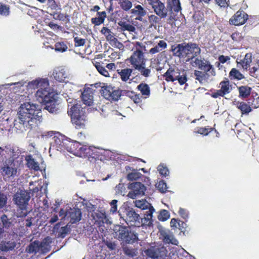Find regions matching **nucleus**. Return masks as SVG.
Here are the masks:
<instances>
[{"label":"nucleus","instance_id":"f257e3e1","mask_svg":"<svg viewBox=\"0 0 259 259\" xmlns=\"http://www.w3.org/2000/svg\"><path fill=\"white\" fill-rule=\"evenodd\" d=\"M18 115L14 121V127L18 133H23L39 123L42 117L39 106L30 102L21 105Z\"/></svg>","mask_w":259,"mask_h":259},{"label":"nucleus","instance_id":"f03ea898","mask_svg":"<svg viewBox=\"0 0 259 259\" xmlns=\"http://www.w3.org/2000/svg\"><path fill=\"white\" fill-rule=\"evenodd\" d=\"M192 66L201 70H195L194 76L195 79L201 84H206L210 82L216 75L213 65L204 58L193 59Z\"/></svg>","mask_w":259,"mask_h":259},{"label":"nucleus","instance_id":"7ed1b4c3","mask_svg":"<svg viewBox=\"0 0 259 259\" xmlns=\"http://www.w3.org/2000/svg\"><path fill=\"white\" fill-rule=\"evenodd\" d=\"M4 156L5 160L0 165V169L3 176L8 178L16 176L18 169V162L15 161V153L10 147L6 146L0 153Z\"/></svg>","mask_w":259,"mask_h":259},{"label":"nucleus","instance_id":"20e7f679","mask_svg":"<svg viewBox=\"0 0 259 259\" xmlns=\"http://www.w3.org/2000/svg\"><path fill=\"white\" fill-rule=\"evenodd\" d=\"M29 93H31L35 89L37 91L35 93L36 97L38 100L39 98L44 97L48 92H50L51 88L49 85V80L47 78H38L27 83L26 85Z\"/></svg>","mask_w":259,"mask_h":259},{"label":"nucleus","instance_id":"39448f33","mask_svg":"<svg viewBox=\"0 0 259 259\" xmlns=\"http://www.w3.org/2000/svg\"><path fill=\"white\" fill-rule=\"evenodd\" d=\"M58 98V94L51 89L48 92V94L44 97L39 98L38 101L44 104V109L50 113H56L59 109Z\"/></svg>","mask_w":259,"mask_h":259},{"label":"nucleus","instance_id":"423d86ee","mask_svg":"<svg viewBox=\"0 0 259 259\" xmlns=\"http://www.w3.org/2000/svg\"><path fill=\"white\" fill-rule=\"evenodd\" d=\"M135 205L137 207L142 209H148L145 214V217L142 219V223L147 225H150L152 224V214L155 209L150 203L145 200H136Z\"/></svg>","mask_w":259,"mask_h":259},{"label":"nucleus","instance_id":"0eeeda50","mask_svg":"<svg viewBox=\"0 0 259 259\" xmlns=\"http://www.w3.org/2000/svg\"><path fill=\"white\" fill-rule=\"evenodd\" d=\"M154 13L160 18H166L168 15V10L165 5L160 0H146Z\"/></svg>","mask_w":259,"mask_h":259},{"label":"nucleus","instance_id":"6e6552de","mask_svg":"<svg viewBox=\"0 0 259 259\" xmlns=\"http://www.w3.org/2000/svg\"><path fill=\"white\" fill-rule=\"evenodd\" d=\"M30 198L29 193L26 191L21 190L15 194L13 200L21 209L24 210L27 206Z\"/></svg>","mask_w":259,"mask_h":259},{"label":"nucleus","instance_id":"1a4fd4ad","mask_svg":"<svg viewBox=\"0 0 259 259\" xmlns=\"http://www.w3.org/2000/svg\"><path fill=\"white\" fill-rule=\"evenodd\" d=\"M66 100L68 102V114L71 117L73 115L85 114L83 108L81 107L79 101L71 98H68Z\"/></svg>","mask_w":259,"mask_h":259},{"label":"nucleus","instance_id":"9d476101","mask_svg":"<svg viewBox=\"0 0 259 259\" xmlns=\"http://www.w3.org/2000/svg\"><path fill=\"white\" fill-rule=\"evenodd\" d=\"M102 96L108 100L117 101L121 96L120 91L110 86L106 85L102 88Z\"/></svg>","mask_w":259,"mask_h":259},{"label":"nucleus","instance_id":"9b49d317","mask_svg":"<svg viewBox=\"0 0 259 259\" xmlns=\"http://www.w3.org/2000/svg\"><path fill=\"white\" fill-rule=\"evenodd\" d=\"M129 61L134 69L141 65H146L144 53L140 50H136L129 58Z\"/></svg>","mask_w":259,"mask_h":259},{"label":"nucleus","instance_id":"f8f14e48","mask_svg":"<svg viewBox=\"0 0 259 259\" xmlns=\"http://www.w3.org/2000/svg\"><path fill=\"white\" fill-rule=\"evenodd\" d=\"M130 188L131 190L128 192L127 196L133 199L137 197L144 195L146 190L145 186L140 182L132 183L130 185Z\"/></svg>","mask_w":259,"mask_h":259},{"label":"nucleus","instance_id":"ddd939ff","mask_svg":"<svg viewBox=\"0 0 259 259\" xmlns=\"http://www.w3.org/2000/svg\"><path fill=\"white\" fill-rule=\"evenodd\" d=\"M119 215L128 225L136 226L137 223H139L140 216L133 208H128L126 210L125 218L121 216L119 212Z\"/></svg>","mask_w":259,"mask_h":259},{"label":"nucleus","instance_id":"4468645a","mask_svg":"<svg viewBox=\"0 0 259 259\" xmlns=\"http://www.w3.org/2000/svg\"><path fill=\"white\" fill-rule=\"evenodd\" d=\"M187 57L189 58L188 61H190V64L192 65V62L193 59H201L197 56L200 54L201 49L199 46L194 43L187 44Z\"/></svg>","mask_w":259,"mask_h":259},{"label":"nucleus","instance_id":"2eb2a0df","mask_svg":"<svg viewBox=\"0 0 259 259\" xmlns=\"http://www.w3.org/2000/svg\"><path fill=\"white\" fill-rule=\"evenodd\" d=\"M67 137L63 135L55 136L50 142V148L56 149L58 151H64L65 141H66Z\"/></svg>","mask_w":259,"mask_h":259},{"label":"nucleus","instance_id":"dca6fc26","mask_svg":"<svg viewBox=\"0 0 259 259\" xmlns=\"http://www.w3.org/2000/svg\"><path fill=\"white\" fill-rule=\"evenodd\" d=\"M248 19V15L243 11H237L229 20L230 24L238 26L245 23Z\"/></svg>","mask_w":259,"mask_h":259},{"label":"nucleus","instance_id":"f3484780","mask_svg":"<svg viewBox=\"0 0 259 259\" xmlns=\"http://www.w3.org/2000/svg\"><path fill=\"white\" fill-rule=\"evenodd\" d=\"M165 249L164 247H151L144 251L146 255L152 258H156L165 255Z\"/></svg>","mask_w":259,"mask_h":259},{"label":"nucleus","instance_id":"a211bd4d","mask_svg":"<svg viewBox=\"0 0 259 259\" xmlns=\"http://www.w3.org/2000/svg\"><path fill=\"white\" fill-rule=\"evenodd\" d=\"M81 99L85 105L91 106L94 101L93 90L90 88H84L81 93Z\"/></svg>","mask_w":259,"mask_h":259},{"label":"nucleus","instance_id":"6ab92c4d","mask_svg":"<svg viewBox=\"0 0 259 259\" xmlns=\"http://www.w3.org/2000/svg\"><path fill=\"white\" fill-rule=\"evenodd\" d=\"M65 142L66 143L64 145V150H66L68 152L72 153L75 156L79 157L82 156L81 153H79L76 149V147L80 146L79 143L76 141H71L67 138L66 141Z\"/></svg>","mask_w":259,"mask_h":259},{"label":"nucleus","instance_id":"aec40b11","mask_svg":"<svg viewBox=\"0 0 259 259\" xmlns=\"http://www.w3.org/2000/svg\"><path fill=\"white\" fill-rule=\"evenodd\" d=\"M53 76L56 80L63 82L67 78L68 75L64 67H59L54 70Z\"/></svg>","mask_w":259,"mask_h":259},{"label":"nucleus","instance_id":"412c9836","mask_svg":"<svg viewBox=\"0 0 259 259\" xmlns=\"http://www.w3.org/2000/svg\"><path fill=\"white\" fill-rule=\"evenodd\" d=\"M160 236L161 238L165 243H171L174 245H178L179 243L173 234L167 230H161L160 231Z\"/></svg>","mask_w":259,"mask_h":259},{"label":"nucleus","instance_id":"4be33fe9","mask_svg":"<svg viewBox=\"0 0 259 259\" xmlns=\"http://www.w3.org/2000/svg\"><path fill=\"white\" fill-rule=\"evenodd\" d=\"M67 215H68V219L70 218V222L71 223H74L81 219V212L80 210L78 208H70L68 209Z\"/></svg>","mask_w":259,"mask_h":259},{"label":"nucleus","instance_id":"5701e85b","mask_svg":"<svg viewBox=\"0 0 259 259\" xmlns=\"http://www.w3.org/2000/svg\"><path fill=\"white\" fill-rule=\"evenodd\" d=\"M72 123L75 125L77 128H83L85 126L86 121V116L85 114H80L79 115H73L71 117Z\"/></svg>","mask_w":259,"mask_h":259},{"label":"nucleus","instance_id":"b1692460","mask_svg":"<svg viewBox=\"0 0 259 259\" xmlns=\"http://www.w3.org/2000/svg\"><path fill=\"white\" fill-rule=\"evenodd\" d=\"M174 54L179 57H187V44L184 43L178 45L172 49Z\"/></svg>","mask_w":259,"mask_h":259},{"label":"nucleus","instance_id":"393cba45","mask_svg":"<svg viewBox=\"0 0 259 259\" xmlns=\"http://www.w3.org/2000/svg\"><path fill=\"white\" fill-rule=\"evenodd\" d=\"M114 231L115 232V238L122 241H123L128 232V230L126 227L119 225L115 227Z\"/></svg>","mask_w":259,"mask_h":259},{"label":"nucleus","instance_id":"a878e982","mask_svg":"<svg viewBox=\"0 0 259 259\" xmlns=\"http://www.w3.org/2000/svg\"><path fill=\"white\" fill-rule=\"evenodd\" d=\"M238 67L240 66L244 70H247L250 67L252 62V55L250 53H247L244 58L240 60V61H237Z\"/></svg>","mask_w":259,"mask_h":259},{"label":"nucleus","instance_id":"bb28decb","mask_svg":"<svg viewBox=\"0 0 259 259\" xmlns=\"http://www.w3.org/2000/svg\"><path fill=\"white\" fill-rule=\"evenodd\" d=\"M167 8L169 13H171L172 11L178 13L181 10L179 0H167Z\"/></svg>","mask_w":259,"mask_h":259},{"label":"nucleus","instance_id":"cd10ccee","mask_svg":"<svg viewBox=\"0 0 259 259\" xmlns=\"http://www.w3.org/2000/svg\"><path fill=\"white\" fill-rule=\"evenodd\" d=\"M131 13L138 16L136 19L141 20L147 13V11L140 5H136L135 8L131 10Z\"/></svg>","mask_w":259,"mask_h":259},{"label":"nucleus","instance_id":"c85d7f7f","mask_svg":"<svg viewBox=\"0 0 259 259\" xmlns=\"http://www.w3.org/2000/svg\"><path fill=\"white\" fill-rule=\"evenodd\" d=\"M25 160L27 162V166L32 169L35 171H38L40 169L39 164L31 155H27L25 157Z\"/></svg>","mask_w":259,"mask_h":259},{"label":"nucleus","instance_id":"c756f323","mask_svg":"<svg viewBox=\"0 0 259 259\" xmlns=\"http://www.w3.org/2000/svg\"><path fill=\"white\" fill-rule=\"evenodd\" d=\"M53 239L51 237H47L40 243L41 252L43 253H46L50 250L51 243L52 242Z\"/></svg>","mask_w":259,"mask_h":259},{"label":"nucleus","instance_id":"7c9ffc66","mask_svg":"<svg viewBox=\"0 0 259 259\" xmlns=\"http://www.w3.org/2000/svg\"><path fill=\"white\" fill-rule=\"evenodd\" d=\"M167 45L166 42L163 40H160L157 45L154 48H151L149 50V53L153 55L156 53H159L162 51L163 50L167 48Z\"/></svg>","mask_w":259,"mask_h":259},{"label":"nucleus","instance_id":"2f4dec72","mask_svg":"<svg viewBox=\"0 0 259 259\" xmlns=\"http://www.w3.org/2000/svg\"><path fill=\"white\" fill-rule=\"evenodd\" d=\"M92 216L94 220L104 223L108 221L107 216L105 211L104 210L101 211L97 210L94 213H92Z\"/></svg>","mask_w":259,"mask_h":259},{"label":"nucleus","instance_id":"473e14b6","mask_svg":"<svg viewBox=\"0 0 259 259\" xmlns=\"http://www.w3.org/2000/svg\"><path fill=\"white\" fill-rule=\"evenodd\" d=\"M179 70L178 69L174 70L169 69L164 74L166 80L168 81H174V78L176 76L179 75Z\"/></svg>","mask_w":259,"mask_h":259},{"label":"nucleus","instance_id":"72a5a7b5","mask_svg":"<svg viewBox=\"0 0 259 259\" xmlns=\"http://www.w3.org/2000/svg\"><path fill=\"white\" fill-rule=\"evenodd\" d=\"M137 88L141 92L142 95L145 96V98L149 97L150 89L147 84L143 83H140L138 85Z\"/></svg>","mask_w":259,"mask_h":259},{"label":"nucleus","instance_id":"f704fd0d","mask_svg":"<svg viewBox=\"0 0 259 259\" xmlns=\"http://www.w3.org/2000/svg\"><path fill=\"white\" fill-rule=\"evenodd\" d=\"M220 92L222 93L224 96L230 93L232 89L231 85L228 80L222 81L220 83Z\"/></svg>","mask_w":259,"mask_h":259},{"label":"nucleus","instance_id":"c9c22d12","mask_svg":"<svg viewBox=\"0 0 259 259\" xmlns=\"http://www.w3.org/2000/svg\"><path fill=\"white\" fill-rule=\"evenodd\" d=\"M238 90L239 97L244 98L247 97L250 95L251 89L248 86L242 85L238 88Z\"/></svg>","mask_w":259,"mask_h":259},{"label":"nucleus","instance_id":"e433bc0d","mask_svg":"<svg viewBox=\"0 0 259 259\" xmlns=\"http://www.w3.org/2000/svg\"><path fill=\"white\" fill-rule=\"evenodd\" d=\"M27 251L29 253H36L41 251V248L38 241H34L29 244L27 248Z\"/></svg>","mask_w":259,"mask_h":259},{"label":"nucleus","instance_id":"4c0bfd02","mask_svg":"<svg viewBox=\"0 0 259 259\" xmlns=\"http://www.w3.org/2000/svg\"><path fill=\"white\" fill-rule=\"evenodd\" d=\"M15 246V243L13 241H3L0 243V249L2 251H8L13 249Z\"/></svg>","mask_w":259,"mask_h":259},{"label":"nucleus","instance_id":"58836bf2","mask_svg":"<svg viewBox=\"0 0 259 259\" xmlns=\"http://www.w3.org/2000/svg\"><path fill=\"white\" fill-rule=\"evenodd\" d=\"M229 77L231 79L241 80L244 78V75L237 69L232 68L229 73Z\"/></svg>","mask_w":259,"mask_h":259},{"label":"nucleus","instance_id":"ea45409f","mask_svg":"<svg viewBox=\"0 0 259 259\" xmlns=\"http://www.w3.org/2000/svg\"><path fill=\"white\" fill-rule=\"evenodd\" d=\"M132 71V69L126 68L122 69L120 72H119L118 73L120 74L122 80L124 81H127L131 76Z\"/></svg>","mask_w":259,"mask_h":259},{"label":"nucleus","instance_id":"a19ab883","mask_svg":"<svg viewBox=\"0 0 259 259\" xmlns=\"http://www.w3.org/2000/svg\"><path fill=\"white\" fill-rule=\"evenodd\" d=\"M137 240H138L137 234H135L133 232L128 231L127 235H126V237H125V239H124L123 241H124L127 243H133Z\"/></svg>","mask_w":259,"mask_h":259},{"label":"nucleus","instance_id":"79ce46f5","mask_svg":"<svg viewBox=\"0 0 259 259\" xmlns=\"http://www.w3.org/2000/svg\"><path fill=\"white\" fill-rule=\"evenodd\" d=\"M118 4L122 9L125 11L130 10L132 7V3L130 0H118Z\"/></svg>","mask_w":259,"mask_h":259},{"label":"nucleus","instance_id":"37998d69","mask_svg":"<svg viewBox=\"0 0 259 259\" xmlns=\"http://www.w3.org/2000/svg\"><path fill=\"white\" fill-rule=\"evenodd\" d=\"M258 70L259 60H257L256 63L254 64V66L249 69V73L251 76L254 78H257L258 76Z\"/></svg>","mask_w":259,"mask_h":259},{"label":"nucleus","instance_id":"c03bdc74","mask_svg":"<svg viewBox=\"0 0 259 259\" xmlns=\"http://www.w3.org/2000/svg\"><path fill=\"white\" fill-rule=\"evenodd\" d=\"M237 107L241 110L242 114H248L251 111L250 107L244 102L238 103Z\"/></svg>","mask_w":259,"mask_h":259},{"label":"nucleus","instance_id":"a18cd8bd","mask_svg":"<svg viewBox=\"0 0 259 259\" xmlns=\"http://www.w3.org/2000/svg\"><path fill=\"white\" fill-rule=\"evenodd\" d=\"M135 70H137L142 76L145 77H148L151 74V70L149 68H146L145 65H141Z\"/></svg>","mask_w":259,"mask_h":259},{"label":"nucleus","instance_id":"49530a36","mask_svg":"<svg viewBox=\"0 0 259 259\" xmlns=\"http://www.w3.org/2000/svg\"><path fill=\"white\" fill-rule=\"evenodd\" d=\"M95 66L96 68L97 69V71L99 72V73L105 76V77H109V73L107 70L103 67L102 65H101L99 63H97L95 65Z\"/></svg>","mask_w":259,"mask_h":259},{"label":"nucleus","instance_id":"de8ad7c7","mask_svg":"<svg viewBox=\"0 0 259 259\" xmlns=\"http://www.w3.org/2000/svg\"><path fill=\"white\" fill-rule=\"evenodd\" d=\"M119 25L121 26V29L122 31L127 30L129 32H135L136 28L130 24L126 23V22H120Z\"/></svg>","mask_w":259,"mask_h":259},{"label":"nucleus","instance_id":"09e8293b","mask_svg":"<svg viewBox=\"0 0 259 259\" xmlns=\"http://www.w3.org/2000/svg\"><path fill=\"white\" fill-rule=\"evenodd\" d=\"M9 14V6L0 3V15L4 16H8Z\"/></svg>","mask_w":259,"mask_h":259},{"label":"nucleus","instance_id":"8fccbe9b","mask_svg":"<svg viewBox=\"0 0 259 259\" xmlns=\"http://www.w3.org/2000/svg\"><path fill=\"white\" fill-rule=\"evenodd\" d=\"M115 192L117 194L122 196L125 195L126 193V188L123 184H119L115 187Z\"/></svg>","mask_w":259,"mask_h":259},{"label":"nucleus","instance_id":"3c124183","mask_svg":"<svg viewBox=\"0 0 259 259\" xmlns=\"http://www.w3.org/2000/svg\"><path fill=\"white\" fill-rule=\"evenodd\" d=\"M142 174L136 170H134L127 175V179L130 181L136 180L140 178Z\"/></svg>","mask_w":259,"mask_h":259},{"label":"nucleus","instance_id":"603ef678","mask_svg":"<svg viewBox=\"0 0 259 259\" xmlns=\"http://www.w3.org/2000/svg\"><path fill=\"white\" fill-rule=\"evenodd\" d=\"M170 217L169 212L165 209L161 210L158 216L159 220L161 221H165Z\"/></svg>","mask_w":259,"mask_h":259},{"label":"nucleus","instance_id":"864d4df0","mask_svg":"<svg viewBox=\"0 0 259 259\" xmlns=\"http://www.w3.org/2000/svg\"><path fill=\"white\" fill-rule=\"evenodd\" d=\"M8 197L5 194L0 192V209L4 208L7 203Z\"/></svg>","mask_w":259,"mask_h":259},{"label":"nucleus","instance_id":"5fc2aeb1","mask_svg":"<svg viewBox=\"0 0 259 259\" xmlns=\"http://www.w3.org/2000/svg\"><path fill=\"white\" fill-rule=\"evenodd\" d=\"M178 213L179 215L185 220L189 218V213L188 210L186 209L180 207L178 210Z\"/></svg>","mask_w":259,"mask_h":259},{"label":"nucleus","instance_id":"6e6d98bb","mask_svg":"<svg viewBox=\"0 0 259 259\" xmlns=\"http://www.w3.org/2000/svg\"><path fill=\"white\" fill-rule=\"evenodd\" d=\"M157 170L159 174L162 176L166 177L169 174V171L167 168L163 164H160L157 167Z\"/></svg>","mask_w":259,"mask_h":259},{"label":"nucleus","instance_id":"4d7b16f0","mask_svg":"<svg viewBox=\"0 0 259 259\" xmlns=\"http://www.w3.org/2000/svg\"><path fill=\"white\" fill-rule=\"evenodd\" d=\"M156 187L162 193H164L167 191V185L164 181H160L156 184Z\"/></svg>","mask_w":259,"mask_h":259},{"label":"nucleus","instance_id":"13d9d810","mask_svg":"<svg viewBox=\"0 0 259 259\" xmlns=\"http://www.w3.org/2000/svg\"><path fill=\"white\" fill-rule=\"evenodd\" d=\"M67 49V47L63 42L57 43L55 45V50L61 52H65Z\"/></svg>","mask_w":259,"mask_h":259},{"label":"nucleus","instance_id":"bf43d9fd","mask_svg":"<svg viewBox=\"0 0 259 259\" xmlns=\"http://www.w3.org/2000/svg\"><path fill=\"white\" fill-rule=\"evenodd\" d=\"M90 148L87 146H80L79 148L78 152L81 153L82 156H84L85 155L90 154Z\"/></svg>","mask_w":259,"mask_h":259},{"label":"nucleus","instance_id":"052dcab7","mask_svg":"<svg viewBox=\"0 0 259 259\" xmlns=\"http://www.w3.org/2000/svg\"><path fill=\"white\" fill-rule=\"evenodd\" d=\"M1 220L4 227L8 228L10 226L11 223L6 214H3L1 216Z\"/></svg>","mask_w":259,"mask_h":259},{"label":"nucleus","instance_id":"680f3d73","mask_svg":"<svg viewBox=\"0 0 259 259\" xmlns=\"http://www.w3.org/2000/svg\"><path fill=\"white\" fill-rule=\"evenodd\" d=\"M208 130L209 129L206 127H198L197 129H195V132L206 136L210 132V131Z\"/></svg>","mask_w":259,"mask_h":259},{"label":"nucleus","instance_id":"e2e57ef3","mask_svg":"<svg viewBox=\"0 0 259 259\" xmlns=\"http://www.w3.org/2000/svg\"><path fill=\"white\" fill-rule=\"evenodd\" d=\"M109 44L112 47L117 48L119 49L123 47V45L116 38H115L112 41L109 42Z\"/></svg>","mask_w":259,"mask_h":259},{"label":"nucleus","instance_id":"0e129e2a","mask_svg":"<svg viewBox=\"0 0 259 259\" xmlns=\"http://www.w3.org/2000/svg\"><path fill=\"white\" fill-rule=\"evenodd\" d=\"M117 202L118 201L117 200L114 199L111 201V202L110 203L111 206L110 212H112V213H114L117 211Z\"/></svg>","mask_w":259,"mask_h":259},{"label":"nucleus","instance_id":"69168bd1","mask_svg":"<svg viewBox=\"0 0 259 259\" xmlns=\"http://www.w3.org/2000/svg\"><path fill=\"white\" fill-rule=\"evenodd\" d=\"M85 206L86 209L89 212H93L94 211L96 208V207L95 205L92 204L90 202H87L85 204Z\"/></svg>","mask_w":259,"mask_h":259},{"label":"nucleus","instance_id":"338daca9","mask_svg":"<svg viewBox=\"0 0 259 259\" xmlns=\"http://www.w3.org/2000/svg\"><path fill=\"white\" fill-rule=\"evenodd\" d=\"M68 229L67 226L63 227L61 228L59 232L58 236L60 237L64 238L66 235L68 233Z\"/></svg>","mask_w":259,"mask_h":259},{"label":"nucleus","instance_id":"774afa93","mask_svg":"<svg viewBox=\"0 0 259 259\" xmlns=\"http://www.w3.org/2000/svg\"><path fill=\"white\" fill-rule=\"evenodd\" d=\"M74 41L75 43V46L79 47L82 46L84 45L85 40L83 38H80L78 37H76L74 38Z\"/></svg>","mask_w":259,"mask_h":259}]
</instances>
